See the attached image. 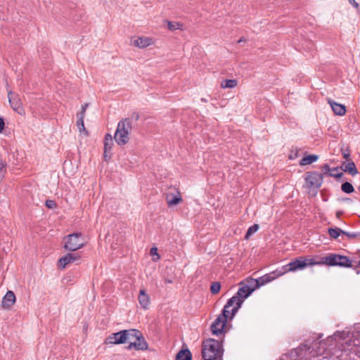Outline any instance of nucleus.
I'll return each instance as SVG.
<instances>
[{
    "instance_id": "12",
    "label": "nucleus",
    "mask_w": 360,
    "mask_h": 360,
    "mask_svg": "<svg viewBox=\"0 0 360 360\" xmlns=\"http://www.w3.org/2000/svg\"><path fill=\"white\" fill-rule=\"evenodd\" d=\"M155 43V40L153 37L147 36H134L130 39V45L140 49L148 48Z\"/></svg>"
},
{
    "instance_id": "24",
    "label": "nucleus",
    "mask_w": 360,
    "mask_h": 360,
    "mask_svg": "<svg viewBox=\"0 0 360 360\" xmlns=\"http://www.w3.org/2000/svg\"><path fill=\"white\" fill-rule=\"evenodd\" d=\"M342 170H344L346 172H348L349 174L352 175H355L357 174V169L356 168V165L354 162L350 161L348 162L343 163L342 166Z\"/></svg>"
},
{
    "instance_id": "27",
    "label": "nucleus",
    "mask_w": 360,
    "mask_h": 360,
    "mask_svg": "<svg viewBox=\"0 0 360 360\" xmlns=\"http://www.w3.org/2000/svg\"><path fill=\"white\" fill-rule=\"evenodd\" d=\"M176 360H191V354L188 349H182L178 352Z\"/></svg>"
},
{
    "instance_id": "32",
    "label": "nucleus",
    "mask_w": 360,
    "mask_h": 360,
    "mask_svg": "<svg viewBox=\"0 0 360 360\" xmlns=\"http://www.w3.org/2000/svg\"><path fill=\"white\" fill-rule=\"evenodd\" d=\"M259 229V226L257 224H254L251 226L247 231L245 234V238H248L252 234L257 232Z\"/></svg>"
},
{
    "instance_id": "20",
    "label": "nucleus",
    "mask_w": 360,
    "mask_h": 360,
    "mask_svg": "<svg viewBox=\"0 0 360 360\" xmlns=\"http://www.w3.org/2000/svg\"><path fill=\"white\" fill-rule=\"evenodd\" d=\"M15 302V295L11 290H8L1 301V307L4 309H8Z\"/></svg>"
},
{
    "instance_id": "33",
    "label": "nucleus",
    "mask_w": 360,
    "mask_h": 360,
    "mask_svg": "<svg viewBox=\"0 0 360 360\" xmlns=\"http://www.w3.org/2000/svg\"><path fill=\"white\" fill-rule=\"evenodd\" d=\"M221 289V285L219 282H214L211 285L210 290L212 294H217Z\"/></svg>"
},
{
    "instance_id": "10",
    "label": "nucleus",
    "mask_w": 360,
    "mask_h": 360,
    "mask_svg": "<svg viewBox=\"0 0 360 360\" xmlns=\"http://www.w3.org/2000/svg\"><path fill=\"white\" fill-rule=\"evenodd\" d=\"M134 332L132 333L131 338L129 340V345L127 349H135L136 350H146L148 348V345L142 333L136 329H133Z\"/></svg>"
},
{
    "instance_id": "36",
    "label": "nucleus",
    "mask_w": 360,
    "mask_h": 360,
    "mask_svg": "<svg viewBox=\"0 0 360 360\" xmlns=\"http://www.w3.org/2000/svg\"><path fill=\"white\" fill-rule=\"evenodd\" d=\"M120 243H121V240H120V238H117L116 239V243L112 244V249L116 250L118 248V246L120 245Z\"/></svg>"
},
{
    "instance_id": "37",
    "label": "nucleus",
    "mask_w": 360,
    "mask_h": 360,
    "mask_svg": "<svg viewBox=\"0 0 360 360\" xmlns=\"http://www.w3.org/2000/svg\"><path fill=\"white\" fill-rule=\"evenodd\" d=\"M5 126V123L4 119L0 117V133L4 130Z\"/></svg>"
},
{
    "instance_id": "42",
    "label": "nucleus",
    "mask_w": 360,
    "mask_h": 360,
    "mask_svg": "<svg viewBox=\"0 0 360 360\" xmlns=\"http://www.w3.org/2000/svg\"><path fill=\"white\" fill-rule=\"evenodd\" d=\"M87 327H88L87 326H84V330L86 332L87 331Z\"/></svg>"
},
{
    "instance_id": "7",
    "label": "nucleus",
    "mask_w": 360,
    "mask_h": 360,
    "mask_svg": "<svg viewBox=\"0 0 360 360\" xmlns=\"http://www.w3.org/2000/svg\"><path fill=\"white\" fill-rule=\"evenodd\" d=\"M312 265H316V260L311 258L300 257L290 262L288 264L283 266L281 268V270L284 275L288 272L302 270L307 266Z\"/></svg>"
},
{
    "instance_id": "17",
    "label": "nucleus",
    "mask_w": 360,
    "mask_h": 360,
    "mask_svg": "<svg viewBox=\"0 0 360 360\" xmlns=\"http://www.w3.org/2000/svg\"><path fill=\"white\" fill-rule=\"evenodd\" d=\"M79 259V255L77 253H68L59 259L58 268L64 269L68 264L75 263Z\"/></svg>"
},
{
    "instance_id": "18",
    "label": "nucleus",
    "mask_w": 360,
    "mask_h": 360,
    "mask_svg": "<svg viewBox=\"0 0 360 360\" xmlns=\"http://www.w3.org/2000/svg\"><path fill=\"white\" fill-rule=\"evenodd\" d=\"M137 299L141 309L143 310L149 309L150 305V297L147 293L146 290L144 288H141L139 290Z\"/></svg>"
},
{
    "instance_id": "29",
    "label": "nucleus",
    "mask_w": 360,
    "mask_h": 360,
    "mask_svg": "<svg viewBox=\"0 0 360 360\" xmlns=\"http://www.w3.org/2000/svg\"><path fill=\"white\" fill-rule=\"evenodd\" d=\"M341 189L343 192L346 193H351L354 190L353 186L349 182H345L342 184L341 186Z\"/></svg>"
},
{
    "instance_id": "43",
    "label": "nucleus",
    "mask_w": 360,
    "mask_h": 360,
    "mask_svg": "<svg viewBox=\"0 0 360 360\" xmlns=\"http://www.w3.org/2000/svg\"><path fill=\"white\" fill-rule=\"evenodd\" d=\"M201 101H202V102H207V99H205V98H202V99H201Z\"/></svg>"
},
{
    "instance_id": "31",
    "label": "nucleus",
    "mask_w": 360,
    "mask_h": 360,
    "mask_svg": "<svg viewBox=\"0 0 360 360\" xmlns=\"http://www.w3.org/2000/svg\"><path fill=\"white\" fill-rule=\"evenodd\" d=\"M150 254L153 257L152 260L153 262H158L160 259V256L158 252V248L156 247L151 248Z\"/></svg>"
},
{
    "instance_id": "41",
    "label": "nucleus",
    "mask_w": 360,
    "mask_h": 360,
    "mask_svg": "<svg viewBox=\"0 0 360 360\" xmlns=\"http://www.w3.org/2000/svg\"><path fill=\"white\" fill-rule=\"evenodd\" d=\"M341 214H342V212H338L336 213V216H337V217H338V218H339Z\"/></svg>"
},
{
    "instance_id": "22",
    "label": "nucleus",
    "mask_w": 360,
    "mask_h": 360,
    "mask_svg": "<svg viewBox=\"0 0 360 360\" xmlns=\"http://www.w3.org/2000/svg\"><path fill=\"white\" fill-rule=\"evenodd\" d=\"M113 144L114 143L112 136L109 134H106L104 138V157L105 158H110V151Z\"/></svg>"
},
{
    "instance_id": "39",
    "label": "nucleus",
    "mask_w": 360,
    "mask_h": 360,
    "mask_svg": "<svg viewBox=\"0 0 360 360\" xmlns=\"http://www.w3.org/2000/svg\"><path fill=\"white\" fill-rule=\"evenodd\" d=\"M344 234L347 236L349 238H355L356 236V233H351L346 231H345Z\"/></svg>"
},
{
    "instance_id": "34",
    "label": "nucleus",
    "mask_w": 360,
    "mask_h": 360,
    "mask_svg": "<svg viewBox=\"0 0 360 360\" xmlns=\"http://www.w3.org/2000/svg\"><path fill=\"white\" fill-rule=\"evenodd\" d=\"M6 171V164L2 160H0V181L3 179Z\"/></svg>"
},
{
    "instance_id": "35",
    "label": "nucleus",
    "mask_w": 360,
    "mask_h": 360,
    "mask_svg": "<svg viewBox=\"0 0 360 360\" xmlns=\"http://www.w3.org/2000/svg\"><path fill=\"white\" fill-rule=\"evenodd\" d=\"M45 205L49 209H54L57 207L56 202L52 200H47L45 202Z\"/></svg>"
},
{
    "instance_id": "26",
    "label": "nucleus",
    "mask_w": 360,
    "mask_h": 360,
    "mask_svg": "<svg viewBox=\"0 0 360 360\" xmlns=\"http://www.w3.org/2000/svg\"><path fill=\"white\" fill-rule=\"evenodd\" d=\"M238 85L236 79H224L221 82V87L222 89H233Z\"/></svg>"
},
{
    "instance_id": "19",
    "label": "nucleus",
    "mask_w": 360,
    "mask_h": 360,
    "mask_svg": "<svg viewBox=\"0 0 360 360\" xmlns=\"http://www.w3.org/2000/svg\"><path fill=\"white\" fill-rule=\"evenodd\" d=\"M328 103L330 105L335 115L343 116L346 113V107L343 104L338 103L331 98L327 99Z\"/></svg>"
},
{
    "instance_id": "11",
    "label": "nucleus",
    "mask_w": 360,
    "mask_h": 360,
    "mask_svg": "<svg viewBox=\"0 0 360 360\" xmlns=\"http://www.w3.org/2000/svg\"><path fill=\"white\" fill-rule=\"evenodd\" d=\"M283 273L281 269H278L276 271L270 272L269 274H266L257 279H254L250 278V282L252 285H256V287L259 288L262 285H264L266 283H269L279 276H283Z\"/></svg>"
},
{
    "instance_id": "21",
    "label": "nucleus",
    "mask_w": 360,
    "mask_h": 360,
    "mask_svg": "<svg viewBox=\"0 0 360 360\" xmlns=\"http://www.w3.org/2000/svg\"><path fill=\"white\" fill-rule=\"evenodd\" d=\"M8 98L11 108L18 113H21L22 110V103L18 97H14L12 91L8 94Z\"/></svg>"
},
{
    "instance_id": "30",
    "label": "nucleus",
    "mask_w": 360,
    "mask_h": 360,
    "mask_svg": "<svg viewBox=\"0 0 360 360\" xmlns=\"http://www.w3.org/2000/svg\"><path fill=\"white\" fill-rule=\"evenodd\" d=\"M167 28L171 31L181 29V25L176 22L167 21Z\"/></svg>"
},
{
    "instance_id": "1",
    "label": "nucleus",
    "mask_w": 360,
    "mask_h": 360,
    "mask_svg": "<svg viewBox=\"0 0 360 360\" xmlns=\"http://www.w3.org/2000/svg\"><path fill=\"white\" fill-rule=\"evenodd\" d=\"M360 334L358 332L352 333L349 331L336 332L328 338L329 341L335 340L338 345V349L342 352L340 354L335 353L338 358L345 360L343 355L346 353L347 356L349 353H354L360 357Z\"/></svg>"
},
{
    "instance_id": "15",
    "label": "nucleus",
    "mask_w": 360,
    "mask_h": 360,
    "mask_svg": "<svg viewBox=\"0 0 360 360\" xmlns=\"http://www.w3.org/2000/svg\"><path fill=\"white\" fill-rule=\"evenodd\" d=\"M323 178V174L316 172H308L306 174L305 181L307 186L319 188L322 185Z\"/></svg>"
},
{
    "instance_id": "16",
    "label": "nucleus",
    "mask_w": 360,
    "mask_h": 360,
    "mask_svg": "<svg viewBox=\"0 0 360 360\" xmlns=\"http://www.w3.org/2000/svg\"><path fill=\"white\" fill-rule=\"evenodd\" d=\"M167 204L169 207L175 206L182 202L180 191L176 188H171L165 195Z\"/></svg>"
},
{
    "instance_id": "44",
    "label": "nucleus",
    "mask_w": 360,
    "mask_h": 360,
    "mask_svg": "<svg viewBox=\"0 0 360 360\" xmlns=\"http://www.w3.org/2000/svg\"><path fill=\"white\" fill-rule=\"evenodd\" d=\"M243 40L242 39H240L239 41H238V43L241 42Z\"/></svg>"
},
{
    "instance_id": "8",
    "label": "nucleus",
    "mask_w": 360,
    "mask_h": 360,
    "mask_svg": "<svg viewBox=\"0 0 360 360\" xmlns=\"http://www.w3.org/2000/svg\"><path fill=\"white\" fill-rule=\"evenodd\" d=\"M65 250L69 251H76L84 245V238L82 233H75L67 236L64 238Z\"/></svg>"
},
{
    "instance_id": "40",
    "label": "nucleus",
    "mask_w": 360,
    "mask_h": 360,
    "mask_svg": "<svg viewBox=\"0 0 360 360\" xmlns=\"http://www.w3.org/2000/svg\"><path fill=\"white\" fill-rule=\"evenodd\" d=\"M349 156H350V155H349V153H346V152H345V153H343V157H344V158H345L346 160H348V159H349Z\"/></svg>"
},
{
    "instance_id": "14",
    "label": "nucleus",
    "mask_w": 360,
    "mask_h": 360,
    "mask_svg": "<svg viewBox=\"0 0 360 360\" xmlns=\"http://www.w3.org/2000/svg\"><path fill=\"white\" fill-rule=\"evenodd\" d=\"M87 107H88V103H86L85 105H82L81 112L77 113V115L76 125H77L78 131H79V136L80 139H82L84 138L87 139V137L89 136V132L86 129V128L84 127V123L85 111H86V109Z\"/></svg>"
},
{
    "instance_id": "23",
    "label": "nucleus",
    "mask_w": 360,
    "mask_h": 360,
    "mask_svg": "<svg viewBox=\"0 0 360 360\" xmlns=\"http://www.w3.org/2000/svg\"><path fill=\"white\" fill-rule=\"evenodd\" d=\"M322 172L324 175L338 178L342 176V173L339 171L338 167L331 168L328 165L326 164L322 167Z\"/></svg>"
},
{
    "instance_id": "3",
    "label": "nucleus",
    "mask_w": 360,
    "mask_h": 360,
    "mask_svg": "<svg viewBox=\"0 0 360 360\" xmlns=\"http://www.w3.org/2000/svg\"><path fill=\"white\" fill-rule=\"evenodd\" d=\"M222 341L212 338L205 340L202 343V356L204 360H217L222 357Z\"/></svg>"
},
{
    "instance_id": "6",
    "label": "nucleus",
    "mask_w": 360,
    "mask_h": 360,
    "mask_svg": "<svg viewBox=\"0 0 360 360\" xmlns=\"http://www.w3.org/2000/svg\"><path fill=\"white\" fill-rule=\"evenodd\" d=\"M326 264L328 266H340L349 267L352 266L351 261L345 256L336 254H329L326 257L316 261V265Z\"/></svg>"
},
{
    "instance_id": "5",
    "label": "nucleus",
    "mask_w": 360,
    "mask_h": 360,
    "mask_svg": "<svg viewBox=\"0 0 360 360\" xmlns=\"http://www.w3.org/2000/svg\"><path fill=\"white\" fill-rule=\"evenodd\" d=\"M131 129V122L129 119L121 120L115 133V140L120 146L126 145L129 140V131Z\"/></svg>"
},
{
    "instance_id": "2",
    "label": "nucleus",
    "mask_w": 360,
    "mask_h": 360,
    "mask_svg": "<svg viewBox=\"0 0 360 360\" xmlns=\"http://www.w3.org/2000/svg\"><path fill=\"white\" fill-rule=\"evenodd\" d=\"M240 285V287L239 288L237 293L230 298L226 304L227 308L231 309L232 315H235L236 314L244 300L248 297L256 288H257L256 285H252L250 278L247 280V283L241 282Z\"/></svg>"
},
{
    "instance_id": "38",
    "label": "nucleus",
    "mask_w": 360,
    "mask_h": 360,
    "mask_svg": "<svg viewBox=\"0 0 360 360\" xmlns=\"http://www.w3.org/2000/svg\"><path fill=\"white\" fill-rule=\"evenodd\" d=\"M349 2L356 8H359V4L355 0H349Z\"/></svg>"
},
{
    "instance_id": "13",
    "label": "nucleus",
    "mask_w": 360,
    "mask_h": 360,
    "mask_svg": "<svg viewBox=\"0 0 360 360\" xmlns=\"http://www.w3.org/2000/svg\"><path fill=\"white\" fill-rule=\"evenodd\" d=\"M309 353V347L304 345L292 350L288 354L283 356L282 360H304Z\"/></svg>"
},
{
    "instance_id": "9",
    "label": "nucleus",
    "mask_w": 360,
    "mask_h": 360,
    "mask_svg": "<svg viewBox=\"0 0 360 360\" xmlns=\"http://www.w3.org/2000/svg\"><path fill=\"white\" fill-rule=\"evenodd\" d=\"M134 332L133 329L123 330L117 333H114L109 335L106 339V343L110 345H120L129 342L130 338Z\"/></svg>"
},
{
    "instance_id": "28",
    "label": "nucleus",
    "mask_w": 360,
    "mask_h": 360,
    "mask_svg": "<svg viewBox=\"0 0 360 360\" xmlns=\"http://www.w3.org/2000/svg\"><path fill=\"white\" fill-rule=\"evenodd\" d=\"M345 233V231L340 228H330L328 229V234L334 239L338 238L341 234Z\"/></svg>"
},
{
    "instance_id": "25",
    "label": "nucleus",
    "mask_w": 360,
    "mask_h": 360,
    "mask_svg": "<svg viewBox=\"0 0 360 360\" xmlns=\"http://www.w3.org/2000/svg\"><path fill=\"white\" fill-rule=\"evenodd\" d=\"M319 157L316 155H309L307 156H304L303 158L301 159L300 162V165L301 166H305L310 165L314 162H316L318 160Z\"/></svg>"
},
{
    "instance_id": "4",
    "label": "nucleus",
    "mask_w": 360,
    "mask_h": 360,
    "mask_svg": "<svg viewBox=\"0 0 360 360\" xmlns=\"http://www.w3.org/2000/svg\"><path fill=\"white\" fill-rule=\"evenodd\" d=\"M235 315H232L231 309L225 305L222 313L219 314L212 323L210 329L212 333L217 336H224L228 331L227 321L232 319Z\"/></svg>"
}]
</instances>
